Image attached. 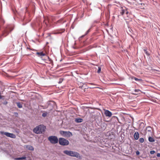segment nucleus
<instances>
[{"instance_id": "nucleus-10", "label": "nucleus", "mask_w": 160, "mask_h": 160, "mask_svg": "<svg viewBox=\"0 0 160 160\" xmlns=\"http://www.w3.org/2000/svg\"><path fill=\"white\" fill-rule=\"evenodd\" d=\"M26 148L27 149L31 151H33L34 150V148L32 146L30 145H28L26 146Z\"/></svg>"}, {"instance_id": "nucleus-24", "label": "nucleus", "mask_w": 160, "mask_h": 160, "mask_svg": "<svg viewBox=\"0 0 160 160\" xmlns=\"http://www.w3.org/2000/svg\"><path fill=\"white\" fill-rule=\"evenodd\" d=\"M136 154L137 155H138L139 154V152L138 151H137L136 152Z\"/></svg>"}, {"instance_id": "nucleus-9", "label": "nucleus", "mask_w": 160, "mask_h": 160, "mask_svg": "<svg viewBox=\"0 0 160 160\" xmlns=\"http://www.w3.org/2000/svg\"><path fill=\"white\" fill-rule=\"evenodd\" d=\"M139 133L138 132H135L134 134V138L136 140H138L139 138Z\"/></svg>"}, {"instance_id": "nucleus-8", "label": "nucleus", "mask_w": 160, "mask_h": 160, "mask_svg": "<svg viewBox=\"0 0 160 160\" xmlns=\"http://www.w3.org/2000/svg\"><path fill=\"white\" fill-rule=\"evenodd\" d=\"M36 54H37L39 57H40L41 58L42 56H44L45 55V54L43 53L42 52H37L36 53Z\"/></svg>"}, {"instance_id": "nucleus-7", "label": "nucleus", "mask_w": 160, "mask_h": 160, "mask_svg": "<svg viewBox=\"0 0 160 160\" xmlns=\"http://www.w3.org/2000/svg\"><path fill=\"white\" fill-rule=\"evenodd\" d=\"M104 110L105 111L104 114L106 116L109 117H110L112 116V114L111 112L108 110Z\"/></svg>"}, {"instance_id": "nucleus-28", "label": "nucleus", "mask_w": 160, "mask_h": 160, "mask_svg": "<svg viewBox=\"0 0 160 160\" xmlns=\"http://www.w3.org/2000/svg\"><path fill=\"white\" fill-rule=\"evenodd\" d=\"M134 94H136V93H134Z\"/></svg>"}, {"instance_id": "nucleus-2", "label": "nucleus", "mask_w": 160, "mask_h": 160, "mask_svg": "<svg viewBox=\"0 0 160 160\" xmlns=\"http://www.w3.org/2000/svg\"><path fill=\"white\" fill-rule=\"evenodd\" d=\"M46 127L43 125H40L34 128L33 130L34 132L36 134H41L45 131Z\"/></svg>"}, {"instance_id": "nucleus-23", "label": "nucleus", "mask_w": 160, "mask_h": 160, "mask_svg": "<svg viewBox=\"0 0 160 160\" xmlns=\"http://www.w3.org/2000/svg\"><path fill=\"white\" fill-rule=\"evenodd\" d=\"M62 78H60V81H59V83H61L62 82Z\"/></svg>"}, {"instance_id": "nucleus-3", "label": "nucleus", "mask_w": 160, "mask_h": 160, "mask_svg": "<svg viewBox=\"0 0 160 160\" xmlns=\"http://www.w3.org/2000/svg\"><path fill=\"white\" fill-rule=\"evenodd\" d=\"M48 139L50 142V143L52 144L57 143L58 141V138L54 136H49L48 137Z\"/></svg>"}, {"instance_id": "nucleus-16", "label": "nucleus", "mask_w": 160, "mask_h": 160, "mask_svg": "<svg viewBox=\"0 0 160 160\" xmlns=\"http://www.w3.org/2000/svg\"><path fill=\"white\" fill-rule=\"evenodd\" d=\"M139 141L140 142L142 143L144 141V139L143 138H140L139 139Z\"/></svg>"}, {"instance_id": "nucleus-22", "label": "nucleus", "mask_w": 160, "mask_h": 160, "mask_svg": "<svg viewBox=\"0 0 160 160\" xmlns=\"http://www.w3.org/2000/svg\"><path fill=\"white\" fill-rule=\"evenodd\" d=\"M140 90H139V89H135L134 90V92H138L139 91H140Z\"/></svg>"}, {"instance_id": "nucleus-21", "label": "nucleus", "mask_w": 160, "mask_h": 160, "mask_svg": "<svg viewBox=\"0 0 160 160\" xmlns=\"http://www.w3.org/2000/svg\"><path fill=\"white\" fill-rule=\"evenodd\" d=\"M144 52L145 53L148 55V56H149V54L148 53L147 51L146 50H145V49H144Z\"/></svg>"}, {"instance_id": "nucleus-11", "label": "nucleus", "mask_w": 160, "mask_h": 160, "mask_svg": "<svg viewBox=\"0 0 160 160\" xmlns=\"http://www.w3.org/2000/svg\"><path fill=\"white\" fill-rule=\"evenodd\" d=\"M26 158V157H23L22 158H16L14 159L16 160H22L23 159H25Z\"/></svg>"}, {"instance_id": "nucleus-13", "label": "nucleus", "mask_w": 160, "mask_h": 160, "mask_svg": "<svg viewBox=\"0 0 160 160\" xmlns=\"http://www.w3.org/2000/svg\"><path fill=\"white\" fill-rule=\"evenodd\" d=\"M148 140L150 142H153L155 141L154 138L151 137H149L148 138Z\"/></svg>"}, {"instance_id": "nucleus-4", "label": "nucleus", "mask_w": 160, "mask_h": 160, "mask_svg": "<svg viewBox=\"0 0 160 160\" xmlns=\"http://www.w3.org/2000/svg\"><path fill=\"white\" fill-rule=\"evenodd\" d=\"M59 143L62 146H67L69 144V142L65 139L63 138H60L59 140Z\"/></svg>"}, {"instance_id": "nucleus-19", "label": "nucleus", "mask_w": 160, "mask_h": 160, "mask_svg": "<svg viewBox=\"0 0 160 160\" xmlns=\"http://www.w3.org/2000/svg\"><path fill=\"white\" fill-rule=\"evenodd\" d=\"M101 68L100 67H98V73H99L100 72H101Z\"/></svg>"}, {"instance_id": "nucleus-5", "label": "nucleus", "mask_w": 160, "mask_h": 160, "mask_svg": "<svg viewBox=\"0 0 160 160\" xmlns=\"http://www.w3.org/2000/svg\"><path fill=\"white\" fill-rule=\"evenodd\" d=\"M60 133L62 136L64 137H70L72 136V133L69 131H60Z\"/></svg>"}, {"instance_id": "nucleus-27", "label": "nucleus", "mask_w": 160, "mask_h": 160, "mask_svg": "<svg viewBox=\"0 0 160 160\" xmlns=\"http://www.w3.org/2000/svg\"><path fill=\"white\" fill-rule=\"evenodd\" d=\"M8 102H3V104H5V105H6L7 104Z\"/></svg>"}, {"instance_id": "nucleus-1", "label": "nucleus", "mask_w": 160, "mask_h": 160, "mask_svg": "<svg viewBox=\"0 0 160 160\" xmlns=\"http://www.w3.org/2000/svg\"><path fill=\"white\" fill-rule=\"evenodd\" d=\"M63 152L65 154L72 157H75L80 159H82V156L78 152L70 151L65 150L63 151Z\"/></svg>"}, {"instance_id": "nucleus-17", "label": "nucleus", "mask_w": 160, "mask_h": 160, "mask_svg": "<svg viewBox=\"0 0 160 160\" xmlns=\"http://www.w3.org/2000/svg\"><path fill=\"white\" fill-rule=\"evenodd\" d=\"M125 10H122L121 13L122 15H123L124 13H125Z\"/></svg>"}, {"instance_id": "nucleus-15", "label": "nucleus", "mask_w": 160, "mask_h": 160, "mask_svg": "<svg viewBox=\"0 0 160 160\" xmlns=\"http://www.w3.org/2000/svg\"><path fill=\"white\" fill-rule=\"evenodd\" d=\"M17 104L18 107L19 108H21L22 107V105L19 102L17 103Z\"/></svg>"}, {"instance_id": "nucleus-6", "label": "nucleus", "mask_w": 160, "mask_h": 160, "mask_svg": "<svg viewBox=\"0 0 160 160\" xmlns=\"http://www.w3.org/2000/svg\"><path fill=\"white\" fill-rule=\"evenodd\" d=\"M0 133L2 135H5L8 137H10L12 138H16V136L15 134L8 132H3L2 131L0 132Z\"/></svg>"}, {"instance_id": "nucleus-18", "label": "nucleus", "mask_w": 160, "mask_h": 160, "mask_svg": "<svg viewBox=\"0 0 160 160\" xmlns=\"http://www.w3.org/2000/svg\"><path fill=\"white\" fill-rule=\"evenodd\" d=\"M47 112L44 113L42 114V116L43 117H45L47 116Z\"/></svg>"}, {"instance_id": "nucleus-14", "label": "nucleus", "mask_w": 160, "mask_h": 160, "mask_svg": "<svg viewBox=\"0 0 160 160\" xmlns=\"http://www.w3.org/2000/svg\"><path fill=\"white\" fill-rule=\"evenodd\" d=\"M134 79L135 81H141L142 80L141 79H138L136 78L135 77H132V79Z\"/></svg>"}, {"instance_id": "nucleus-26", "label": "nucleus", "mask_w": 160, "mask_h": 160, "mask_svg": "<svg viewBox=\"0 0 160 160\" xmlns=\"http://www.w3.org/2000/svg\"><path fill=\"white\" fill-rule=\"evenodd\" d=\"M125 13L126 14H128V12L127 11V10H125Z\"/></svg>"}, {"instance_id": "nucleus-20", "label": "nucleus", "mask_w": 160, "mask_h": 160, "mask_svg": "<svg viewBox=\"0 0 160 160\" xmlns=\"http://www.w3.org/2000/svg\"><path fill=\"white\" fill-rule=\"evenodd\" d=\"M155 151H154L152 150L150 152V153L151 154H153L155 153Z\"/></svg>"}, {"instance_id": "nucleus-12", "label": "nucleus", "mask_w": 160, "mask_h": 160, "mask_svg": "<svg viewBox=\"0 0 160 160\" xmlns=\"http://www.w3.org/2000/svg\"><path fill=\"white\" fill-rule=\"evenodd\" d=\"M75 121L77 122H81L82 121V119L81 118H76L75 119Z\"/></svg>"}, {"instance_id": "nucleus-25", "label": "nucleus", "mask_w": 160, "mask_h": 160, "mask_svg": "<svg viewBox=\"0 0 160 160\" xmlns=\"http://www.w3.org/2000/svg\"><path fill=\"white\" fill-rule=\"evenodd\" d=\"M157 156L158 157H160V153H157Z\"/></svg>"}]
</instances>
